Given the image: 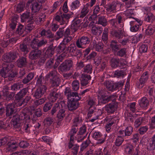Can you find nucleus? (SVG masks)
<instances>
[{
  "label": "nucleus",
  "mask_w": 155,
  "mask_h": 155,
  "mask_svg": "<svg viewBox=\"0 0 155 155\" xmlns=\"http://www.w3.org/2000/svg\"><path fill=\"white\" fill-rule=\"evenodd\" d=\"M22 87V85L18 82L14 83L11 87V90L15 92L19 90Z\"/></svg>",
  "instance_id": "53"
},
{
  "label": "nucleus",
  "mask_w": 155,
  "mask_h": 155,
  "mask_svg": "<svg viewBox=\"0 0 155 155\" xmlns=\"http://www.w3.org/2000/svg\"><path fill=\"white\" fill-rule=\"evenodd\" d=\"M110 46L114 54L120 48V45L118 44V42L115 40H112L111 41Z\"/></svg>",
  "instance_id": "29"
},
{
  "label": "nucleus",
  "mask_w": 155,
  "mask_h": 155,
  "mask_svg": "<svg viewBox=\"0 0 155 155\" xmlns=\"http://www.w3.org/2000/svg\"><path fill=\"white\" fill-rule=\"evenodd\" d=\"M32 126L29 122H26L23 125V129L27 133L30 132L32 130Z\"/></svg>",
  "instance_id": "56"
},
{
  "label": "nucleus",
  "mask_w": 155,
  "mask_h": 155,
  "mask_svg": "<svg viewBox=\"0 0 155 155\" xmlns=\"http://www.w3.org/2000/svg\"><path fill=\"white\" fill-rule=\"evenodd\" d=\"M28 90V87L23 88L16 94L15 96V100H20L26 94Z\"/></svg>",
  "instance_id": "26"
},
{
  "label": "nucleus",
  "mask_w": 155,
  "mask_h": 155,
  "mask_svg": "<svg viewBox=\"0 0 155 155\" xmlns=\"http://www.w3.org/2000/svg\"><path fill=\"white\" fill-rule=\"evenodd\" d=\"M18 67L20 68L25 67L27 65V58L24 57H20L16 61Z\"/></svg>",
  "instance_id": "27"
},
{
  "label": "nucleus",
  "mask_w": 155,
  "mask_h": 155,
  "mask_svg": "<svg viewBox=\"0 0 155 155\" xmlns=\"http://www.w3.org/2000/svg\"><path fill=\"white\" fill-rule=\"evenodd\" d=\"M81 98L79 96L77 97H73L71 99L68 100V109L71 111L74 110L79 107V103L78 101Z\"/></svg>",
  "instance_id": "7"
},
{
  "label": "nucleus",
  "mask_w": 155,
  "mask_h": 155,
  "mask_svg": "<svg viewBox=\"0 0 155 155\" xmlns=\"http://www.w3.org/2000/svg\"><path fill=\"white\" fill-rule=\"evenodd\" d=\"M66 47V45L64 44L62 42L57 47L56 49L57 53H60L62 52L65 49Z\"/></svg>",
  "instance_id": "55"
},
{
  "label": "nucleus",
  "mask_w": 155,
  "mask_h": 155,
  "mask_svg": "<svg viewBox=\"0 0 155 155\" xmlns=\"http://www.w3.org/2000/svg\"><path fill=\"white\" fill-rule=\"evenodd\" d=\"M104 84L108 90L111 91H114V83L112 81H106L104 82Z\"/></svg>",
  "instance_id": "37"
},
{
  "label": "nucleus",
  "mask_w": 155,
  "mask_h": 155,
  "mask_svg": "<svg viewBox=\"0 0 155 155\" xmlns=\"http://www.w3.org/2000/svg\"><path fill=\"white\" fill-rule=\"evenodd\" d=\"M34 74L33 73H29L28 75L23 79L22 82L24 84H26L29 82L33 78Z\"/></svg>",
  "instance_id": "41"
},
{
  "label": "nucleus",
  "mask_w": 155,
  "mask_h": 155,
  "mask_svg": "<svg viewBox=\"0 0 155 155\" xmlns=\"http://www.w3.org/2000/svg\"><path fill=\"white\" fill-rule=\"evenodd\" d=\"M91 79L90 75L83 74L81 78V84L82 86H85L89 83Z\"/></svg>",
  "instance_id": "23"
},
{
  "label": "nucleus",
  "mask_w": 155,
  "mask_h": 155,
  "mask_svg": "<svg viewBox=\"0 0 155 155\" xmlns=\"http://www.w3.org/2000/svg\"><path fill=\"white\" fill-rule=\"evenodd\" d=\"M46 100L45 98H43L34 101L33 106V107H36L39 105L43 104Z\"/></svg>",
  "instance_id": "44"
},
{
  "label": "nucleus",
  "mask_w": 155,
  "mask_h": 155,
  "mask_svg": "<svg viewBox=\"0 0 155 155\" xmlns=\"http://www.w3.org/2000/svg\"><path fill=\"white\" fill-rule=\"evenodd\" d=\"M120 5L118 2L114 1L111 3L108 4L106 7V10L108 13L115 11L117 6Z\"/></svg>",
  "instance_id": "19"
},
{
  "label": "nucleus",
  "mask_w": 155,
  "mask_h": 155,
  "mask_svg": "<svg viewBox=\"0 0 155 155\" xmlns=\"http://www.w3.org/2000/svg\"><path fill=\"white\" fill-rule=\"evenodd\" d=\"M46 17L45 14H42L40 16L35 19V22H36L37 24H39L43 23L45 21V18Z\"/></svg>",
  "instance_id": "64"
},
{
  "label": "nucleus",
  "mask_w": 155,
  "mask_h": 155,
  "mask_svg": "<svg viewBox=\"0 0 155 155\" xmlns=\"http://www.w3.org/2000/svg\"><path fill=\"white\" fill-rule=\"evenodd\" d=\"M44 81V77L41 75L38 78L36 82V86L39 87H41L42 86V84H43Z\"/></svg>",
  "instance_id": "61"
},
{
  "label": "nucleus",
  "mask_w": 155,
  "mask_h": 155,
  "mask_svg": "<svg viewBox=\"0 0 155 155\" xmlns=\"http://www.w3.org/2000/svg\"><path fill=\"white\" fill-rule=\"evenodd\" d=\"M72 89L74 91H77L79 90L80 87V83L78 81L74 80L72 83Z\"/></svg>",
  "instance_id": "51"
},
{
  "label": "nucleus",
  "mask_w": 155,
  "mask_h": 155,
  "mask_svg": "<svg viewBox=\"0 0 155 155\" xmlns=\"http://www.w3.org/2000/svg\"><path fill=\"white\" fill-rule=\"evenodd\" d=\"M58 89L56 88H54L51 91L49 94V97L50 98L51 101L52 102L55 101L60 96V94L58 92Z\"/></svg>",
  "instance_id": "21"
},
{
  "label": "nucleus",
  "mask_w": 155,
  "mask_h": 155,
  "mask_svg": "<svg viewBox=\"0 0 155 155\" xmlns=\"http://www.w3.org/2000/svg\"><path fill=\"white\" fill-rule=\"evenodd\" d=\"M130 30L133 32H136L138 31L140 26L138 25L135 21H131L130 22Z\"/></svg>",
  "instance_id": "35"
},
{
  "label": "nucleus",
  "mask_w": 155,
  "mask_h": 155,
  "mask_svg": "<svg viewBox=\"0 0 155 155\" xmlns=\"http://www.w3.org/2000/svg\"><path fill=\"white\" fill-rule=\"evenodd\" d=\"M136 102L130 103L128 104L127 106L128 109L133 113H135L137 109L136 107Z\"/></svg>",
  "instance_id": "45"
},
{
  "label": "nucleus",
  "mask_w": 155,
  "mask_h": 155,
  "mask_svg": "<svg viewBox=\"0 0 155 155\" xmlns=\"http://www.w3.org/2000/svg\"><path fill=\"white\" fill-rule=\"evenodd\" d=\"M103 29L102 27L97 25H94L92 26L91 31L94 35H101L103 32Z\"/></svg>",
  "instance_id": "31"
},
{
  "label": "nucleus",
  "mask_w": 155,
  "mask_h": 155,
  "mask_svg": "<svg viewBox=\"0 0 155 155\" xmlns=\"http://www.w3.org/2000/svg\"><path fill=\"white\" fill-rule=\"evenodd\" d=\"M110 65L113 68L120 67L122 68L123 64L120 60L119 58H112L110 61Z\"/></svg>",
  "instance_id": "22"
},
{
  "label": "nucleus",
  "mask_w": 155,
  "mask_h": 155,
  "mask_svg": "<svg viewBox=\"0 0 155 155\" xmlns=\"http://www.w3.org/2000/svg\"><path fill=\"white\" fill-rule=\"evenodd\" d=\"M109 22L112 28L110 31L111 35L118 40L122 39L124 34L122 28L124 25L121 14H118L116 18L112 19Z\"/></svg>",
  "instance_id": "1"
},
{
  "label": "nucleus",
  "mask_w": 155,
  "mask_h": 155,
  "mask_svg": "<svg viewBox=\"0 0 155 155\" xmlns=\"http://www.w3.org/2000/svg\"><path fill=\"white\" fill-rule=\"evenodd\" d=\"M155 31V28L152 26H148L146 30V34L148 35H150L153 34Z\"/></svg>",
  "instance_id": "54"
},
{
  "label": "nucleus",
  "mask_w": 155,
  "mask_h": 155,
  "mask_svg": "<svg viewBox=\"0 0 155 155\" xmlns=\"http://www.w3.org/2000/svg\"><path fill=\"white\" fill-rule=\"evenodd\" d=\"M17 58V54L14 52L6 53L2 56L3 60L4 62L7 63L13 61Z\"/></svg>",
  "instance_id": "12"
},
{
  "label": "nucleus",
  "mask_w": 155,
  "mask_h": 155,
  "mask_svg": "<svg viewBox=\"0 0 155 155\" xmlns=\"http://www.w3.org/2000/svg\"><path fill=\"white\" fill-rule=\"evenodd\" d=\"M118 107V103L114 100L111 103L106 104L104 108L108 114H113L117 110Z\"/></svg>",
  "instance_id": "9"
},
{
  "label": "nucleus",
  "mask_w": 155,
  "mask_h": 155,
  "mask_svg": "<svg viewBox=\"0 0 155 155\" xmlns=\"http://www.w3.org/2000/svg\"><path fill=\"white\" fill-rule=\"evenodd\" d=\"M125 74V73L123 70H117L115 71L114 75L117 78L123 77Z\"/></svg>",
  "instance_id": "60"
},
{
  "label": "nucleus",
  "mask_w": 155,
  "mask_h": 155,
  "mask_svg": "<svg viewBox=\"0 0 155 155\" xmlns=\"http://www.w3.org/2000/svg\"><path fill=\"white\" fill-rule=\"evenodd\" d=\"M25 31V27L22 25L20 24L18 26L15 33L19 35H21L24 33Z\"/></svg>",
  "instance_id": "58"
},
{
  "label": "nucleus",
  "mask_w": 155,
  "mask_h": 155,
  "mask_svg": "<svg viewBox=\"0 0 155 155\" xmlns=\"http://www.w3.org/2000/svg\"><path fill=\"white\" fill-rule=\"evenodd\" d=\"M51 81L53 86L58 87L59 86V83L60 82V79L56 76L51 80Z\"/></svg>",
  "instance_id": "57"
},
{
  "label": "nucleus",
  "mask_w": 155,
  "mask_h": 155,
  "mask_svg": "<svg viewBox=\"0 0 155 155\" xmlns=\"http://www.w3.org/2000/svg\"><path fill=\"white\" fill-rule=\"evenodd\" d=\"M47 43V41L45 39L34 38L30 44V47L32 50L29 53V58L31 60H35L39 58L42 52L39 48L44 46Z\"/></svg>",
  "instance_id": "2"
},
{
  "label": "nucleus",
  "mask_w": 155,
  "mask_h": 155,
  "mask_svg": "<svg viewBox=\"0 0 155 155\" xmlns=\"http://www.w3.org/2000/svg\"><path fill=\"white\" fill-rule=\"evenodd\" d=\"M82 20L78 18H75L73 20L71 26L72 32H75L81 27V23Z\"/></svg>",
  "instance_id": "16"
},
{
  "label": "nucleus",
  "mask_w": 155,
  "mask_h": 155,
  "mask_svg": "<svg viewBox=\"0 0 155 155\" xmlns=\"http://www.w3.org/2000/svg\"><path fill=\"white\" fill-rule=\"evenodd\" d=\"M55 47L52 44L47 48L45 52V55L48 57H51L54 52Z\"/></svg>",
  "instance_id": "32"
},
{
  "label": "nucleus",
  "mask_w": 155,
  "mask_h": 155,
  "mask_svg": "<svg viewBox=\"0 0 155 155\" xmlns=\"http://www.w3.org/2000/svg\"><path fill=\"white\" fill-rule=\"evenodd\" d=\"M92 44L94 48L96 51L101 52L103 50L104 45L102 42H100L97 43L96 41L94 40L92 42Z\"/></svg>",
  "instance_id": "30"
},
{
  "label": "nucleus",
  "mask_w": 155,
  "mask_h": 155,
  "mask_svg": "<svg viewBox=\"0 0 155 155\" xmlns=\"http://www.w3.org/2000/svg\"><path fill=\"white\" fill-rule=\"evenodd\" d=\"M77 46L76 44H71L69 45L67 48L68 51L70 53H72L73 54H74L76 53L77 51Z\"/></svg>",
  "instance_id": "50"
},
{
  "label": "nucleus",
  "mask_w": 155,
  "mask_h": 155,
  "mask_svg": "<svg viewBox=\"0 0 155 155\" xmlns=\"http://www.w3.org/2000/svg\"><path fill=\"white\" fill-rule=\"evenodd\" d=\"M73 65L72 60L69 58L64 61L59 66L58 68L62 72H65L70 70Z\"/></svg>",
  "instance_id": "5"
},
{
  "label": "nucleus",
  "mask_w": 155,
  "mask_h": 155,
  "mask_svg": "<svg viewBox=\"0 0 155 155\" xmlns=\"http://www.w3.org/2000/svg\"><path fill=\"white\" fill-rule=\"evenodd\" d=\"M155 148V138L153 136L149 144L147 146V149L150 150H154Z\"/></svg>",
  "instance_id": "43"
},
{
  "label": "nucleus",
  "mask_w": 155,
  "mask_h": 155,
  "mask_svg": "<svg viewBox=\"0 0 155 155\" xmlns=\"http://www.w3.org/2000/svg\"><path fill=\"white\" fill-rule=\"evenodd\" d=\"M92 137L95 140L98 141L97 143V144H102L105 141V137L100 132H94L93 134Z\"/></svg>",
  "instance_id": "20"
},
{
  "label": "nucleus",
  "mask_w": 155,
  "mask_h": 155,
  "mask_svg": "<svg viewBox=\"0 0 155 155\" xmlns=\"http://www.w3.org/2000/svg\"><path fill=\"white\" fill-rule=\"evenodd\" d=\"M79 146L77 144H73L72 147L71 148V155H77L78 152Z\"/></svg>",
  "instance_id": "52"
},
{
  "label": "nucleus",
  "mask_w": 155,
  "mask_h": 155,
  "mask_svg": "<svg viewBox=\"0 0 155 155\" xmlns=\"http://www.w3.org/2000/svg\"><path fill=\"white\" fill-rule=\"evenodd\" d=\"M80 5V2L78 0H76L73 2L71 5V10H74L78 8L79 7Z\"/></svg>",
  "instance_id": "59"
},
{
  "label": "nucleus",
  "mask_w": 155,
  "mask_h": 155,
  "mask_svg": "<svg viewBox=\"0 0 155 155\" xmlns=\"http://www.w3.org/2000/svg\"><path fill=\"white\" fill-rule=\"evenodd\" d=\"M35 18L31 16L28 20L27 23H28L26 27H25V29L26 33L30 32L34 28L35 25L34 23L35 22Z\"/></svg>",
  "instance_id": "17"
},
{
  "label": "nucleus",
  "mask_w": 155,
  "mask_h": 155,
  "mask_svg": "<svg viewBox=\"0 0 155 155\" xmlns=\"http://www.w3.org/2000/svg\"><path fill=\"white\" fill-rule=\"evenodd\" d=\"M98 24L102 25L103 26H106L107 24V21L105 17L102 16L98 18Z\"/></svg>",
  "instance_id": "46"
},
{
  "label": "nucleus",
  "mask_w": 155,
  "mask_h": 155,
  "mask_svg": "<svg viewBox=\"0 0 155 155\" xmlns=\"http://www.w3.org/2000/svg\"><path fill=\"white\" fill-rule=\"evenodd\" d=\"M17 110L14 107V105L11 103L9 104L5 107V115L6 117H10L15 114Z\"/></svg>",
  "instance_id": "15"
},
{
  "label": "nucleus",
  "mask_w": 155,
  "mask_h": 155,
  "mask_svg": "<svg viewBox=\"0 0 155 155\" xmlns=\"http://www.w3.org/2000/svg\"><path fill=\"white\" fill-rule=\"evenodd\" d=\"M60 15H56L55 19L56 21L59 22L61 25L65 24L67 20L71 17V15L69 14H62L61 13Z\"/></svg>",
  "instance_id": "11"
},
{
  "label": "nucleus",
  "mask_w": 155,
  "mask_h": 155,
  "mask_svg": "<svg viewBox=\"0 0 155 155\" xmlns=\"http://www.w3.org/2000/svg\"><path fill=\"white\" fill-rule=\"evenodd\" d=\"M134 148L132 145L127 146L125 148V151L129 155H132L134 153Z\"/></svg>",
  "instance_id": "49"
},
{
  "label": "nucleus",
  "mask_w": 155,
  "mask_h": 155,
  "mask_svg": "<svg viewBox=\"0 0 155 155\" xmlns=\"http://www.w3.org/2000/svg\"><path fill=\"white\" fill-rule=\"evenodd\" d=\"M64 94L67 96L68 100L71 99L73 97H77L78 95L77 92H72L70 88L69 87H66L64 91Z\"/></svg>",
  "instance_id": "18"
},
{
  "label": "nucleus",
  "mask_w": 155,
  "mask_h": 155,
  "mask_svg": "<svg viewBox=\"0 0 155 155\" xmlns=\"http://www.w3.org/2000/svg\"><path fill=\"white\" fill-rule=\"evenodd\" d=\"M117 97L115 95L108 96L104 93L103 90L99 91L97 94L98 104H105L112 100H114Z\"/></svg>",
  "instance_id": "4"
},
{
  "label": "nucleus",
  "mask_w": 155,
  "mask_h": 155,
  "mask_svg": "<svg viewBox=\"0 0 155 155\" xmlns=\"http://www.w3.org/2000/svg\"><path fill=\"white\" fill-rule=\"evenodd\" d=\"M90 6L88 4L84 5L83 8L81 9L80 13L79 15L80 18H83L89 12V10L88 7Z\"/></svg>",
  "instance_id": "33"
},
{
  "label": "nucleus",
  "mask_w": 155,
  "mask_h": 155,
  "mask_svg": "<svg viewBox=\"0 0 155 155\" xmlns=\"http://www.w3.org/2000/svg\"><path fill=\"white\" fill-rule=\"evenodd\" d=\"M139 105L142 109L146 110L147 108L149 105L148 100L146 97H142L139 101Z\"/></svg>",
  "instance_id": "25"
},
{
  "label": "nucleus",
  "mask_w": 155,
  "mask_h": 155,
  "mask_svg": "<svg viewBox=\"0 0 155 155\" xmlns=\"http://www.w3.org/2000/svg\"><path fill=\"white\" fill-rule=\"evenodd\" d=\"M118 136L116 139L115 145L117 146H120L124 141V137L120 134H118Z\"/></svg>",
  "instance_id": "48"
},
{
  "label": "nucleus",
  "mask_w": 155,
  "mask_h": 155,
  "mask_svg": "<svg viewBox=\"0 0 155 155\" xmlns=\"http://www.w3.org/2000/svg\"><path fill=\"white\" fill-rule=\"evenodd\" d=\"M14 65L12 63H9L4 65L1 70L0 74L4 78H6L8 76V73L9 71L10 68Z\"/></svg>",
  "instance_id": "14"
},
{
  "label": "nucleus",
  "mask_w": 155,
  "mask_h": 155,
  "mask_svg": "<svg viewBox=\"0 0 155 155\" xmlns=\"http://www.w3.org/2000/svg\"><path fill=\"white\" fill-rule=\"evenodd\" d=\"M149 73L147 71L144 72L140 78L139 81L136 83V86L139 89H141L145 85L149 78Z\"/></svg>",
  "instance_id": "8"
},
{
  "label": "nucleus",
  "mask_w": 155,
  "mask_h": 155,
  "mask_svg": "<svg viewBox=\"0 0 155 155\" xmlns=\"http://www.w3.org/2000/svg\"><path fill=\"white\" fill-rule=\"evenodd\" d=\"M65 110L60 108L56 114V117L59 120L61 121L65 117Z\"/></svg>",
  "instance_id": "38"
},
{
  "label": "nucleus",
  "mask_w": 155,
  "mask_h": 155,
  "mask_svg": "<svg viewBox=\"0 0 155 155\" xmlns=\"http://www.w3.org/2000/svg\"><path fill=\"white\" fill-rule=\"evenodd\" d=\"M31 16L33 17H34L33 14H31L30 15L29 11H26L21 15V20H23L24 21H26L27 19H29L30 18Z\"/></svg>",
  "instance_id": "39"
},
{
  "label": "nucleus",
  "mask_w": 155,
  "mask_h": 155,
  "mask_svg": "<svg viewBox=\"0 0 155 155\" xmlns=\"http://www.w3.org/2000/svg\"><path fill=\"white\" fill-rule=\"evenodd\" d=\"M7 150L8 151H11L16 150L17 148V146L16 145V143L13 142H9L7 144Z\"/></svg>",
  "instance_id": "42"
},
{
  "label": "nucleus",
  "mask_w": 155,
  "mask_h": 155,
  "mask_svg": "<svg viewBox=\"0 0 155 155\" xmlns=\"http://www.w3.org/2000/svg\"><path fill=\"white\" fill-rule=\"evenodd\" d=\"M91 42L90 38L87 36H82L76 40L75 43L79 48H84Z\"/></svg>",
  "instance_id": "6"
},
{
  "label": "nucleus",
  "mask_w": 155,
  "mask_h": 155,
  "mask_svg": "<svg viewBox=\"0 0 155 155\" xmlns=\"http://www.w3.org/2000/svg\"><path fill=\"white\" fill-rule=\"evenodd\" d=\"M127 49L123 48L118 50L114 54L115 55L123 57L127 55Z\"/></svg>",
  "instance_id": "36"
},
{
  "label": "nucleus",
  "mask_w": 155,
  "mask_h": 155,
  "mask_svg": "<svg viewBox=\"0 0 155 155\" xmlns=\"http://www.w3.org/2000/svg\"><path fill=\"white\" fill-rule=\"evenodd\" d=\"M60 107L59 104H56L52 107L51 110L50 114L52 116H54L57 114L56 113L59 110L60 108Z\"/></svg>",
  "instance_id": "40"
},
{
  "label": "nucleus",
  "mask_w": 155,
  "mask_h": 155,
  "mask_svg": "<svg viewBox=\"0 0 155 155\" xmlns=\"http://www.w3.org/2000/svg\"><path fill=\"white\" fill-rule=\"evenodd\" d=\"M133 132V127L129 126L127 127L125 130H120L117 133L118 134H120L125 138L131 135Z\"/></svg>",
  "instance_id": "13"
},
{
  "label": "nucleus",
  "mask_w": 155,
  "mask_h": 155,
  "mask_svg": "<svg viewBox=\"0 0 155 155\" xmlns=\"http://www.w3.org/2000/svg\"><path fill=\"white\" fill-rule=\"evenodd\" d=\"M28 116V110L25 108L20 112L14 115L11 121L14 128L18 129L20 131L21 129V121L26 118Z\"/></svg>",
  "instance_id": "3"
},
{
  "label": "nucleus",
  "mask_w": 155,
  "mask_h": 155,
  "mask_svg": "<svg viewBox=\"0 0 155 155\" xmlns=\"http://www.w3.org/2000/svg\"><path fill=\"white\" fill-rule=\"evenodd\" d=\"M155 20V16L151 13H148L145 17L144 20L149 22H152Z\"/></svg>",
  "instance_id": "47"
},
{
  "label": "nucleus",
  "mask_w": 155,
  "mask_h": 155,
  "mask_svg": "<svg viewBox=\"0 0 155 155\" xmlns=\"http://www.w3.org/2000/svg\"><path fill=\"white\" fill-rule=\"evenodd\" d=\"M54 119L51 117H47L44 119V122L45 125L47 126H50L53 122Z\"/></svg>",
  "instance_id": "62"
},
{
  "label": "nucleus",
  "mask_w": 155,
  "mask_h": 155,
  "mask_svg": "<svg viewBox=\"0 0 155 155\" xmlns=\"http://www.w3.org/2000/svg\"><path fill=\"white\" fill-rule=\"evenodd\" d=\"M41 36H45L46 37L48 38L52 39L54 37V34L49 30L46 31L43 29L41 31L40 33Z\"/></svg>",
  "instance_id": "34"
},
{
  "label": "nucleus",
  "mask_w": 155,
  "mask_h": 155,
  "mask_svg": "<svg viewBox=\"0 0 155 155\" xmlns=\"http://www.w3.org/2000/svg\"><path fill=\"white\" fill-rule=\"evenodd\" d=\"M47 88L46 86L43 85L38 88L34 92L33 97L36 99H39L42 97L46 92Z\"/></svg>",
  "instance_id": "10"
},
{
  "label": "nucleus",
  "mask_w": 155,
  "mask_h": 155,
  "mask_svg": "<svg viewBox=\"0 0 155 155\" xmlns=\"http://www.w3.org/2000/svg\"><path fill=\"white\" fill-rule=\"evenodd\" d=\"M41 4H39L37 2L32 3L30 6L32 14H36L38 13L41 8Z\"/></svg>",
  "instance_id": "28"
},
{
  "label": "nucleus",
  "mask_w": 155,
  "mask_h": 155,
  "mask_svg": "<svg viewBox=\"0 0 155 155\" xmlns=\"http://www.w3.org/2000/svg\"><path fill=\"white\" fill-rule=\"evenodd\" d=\"M54 60L52 58H50L48 60L46 63V67L47 68L52 69L54 67Z\"/></svg>",
  "instance_id": "63"
},
{
  "label": "nucleus",
  "mask_w": 155,
  "mask_h": 155,
  "mask_svg": "<svg viewBox=\"0 0 155 155\" xmlns=\"http://www.w3.org/2000/svg\"><path fill=\"white\" fill-rule=\"evenodd\" d=\"M108 120L110 121L106 124V130L108 132L110 130L111 126L116 122L117 120H118V119L117 117L113 116L112 117L110 116V118H108Z\"/></svg>",
  "instance_id": "24"
}]
</instances>
